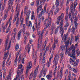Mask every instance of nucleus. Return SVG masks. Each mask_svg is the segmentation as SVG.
Instances as JSON below:
<instances>
[{"mask_svg": "<svg viewBox=\"0 0 80 80\" xmlns=\"http://www.w3.org/2000/svg\"><path fill=\"white\" fill-rule=\"evenodd\" d=\"M67 37H68V34L64 35V43H65V47H66V52H65V54L67 55L68 54V56L72 58H73L74 60H75V48L73 46H72L71 48L72 50V52L71 53H70L71 49L70 48H67V47L69 44V42H70V38H68V40L66 42H65L67 40Z\"/></svg>", "mask_w": 80, "mask_h": 80, "instance_id": "f257e3e1", "label": "nucleus"}, {"mask_svg": "<svg viewBox=\"0 0 80 80\" xmlns=\"http://www.w3.org/2000/svg\"><path fill=\"white\" fill-rule=\"evenodd\" d=\"M63 20H62L60 22V25L57 27V28L55 31V34L58 33L59 30L58 28H60V32L61 35L62 37V36H63V33H64V29L63 28Z\"/></svg>", "mask_w": 80, "mask_h": 80, "instance_id": "f03ea898", "label": "nucleus"}, {"mask_svg": "<svg viewBox=\"0 0 80 80\" xmlns=\"http://www.w3.org/2000/svg\"><path fill=\"white\" fill-rule=\"evenodd\" d=\"M42 64L43 66V68L42 70V73H40V75H42L44 77L46 75L47 71V68H45V61H42Z\"/></svg>", "mask_w": 80, "mask_h": 80, "instance_id": "7ed1b4c3", "label": "nucleus"}, {"mask_svg": "<svg viewBox=\"0 0 80 80\" xmlns=\"http://www.w3.org/2000/svg\"><path fill=\"white\" fill-rule=\"evenodd\" d=\"M71 5L70 6V10L71 11V13H72V15H73V13L75 12V8H76V6L77 5V2H74V4L73 3V2H71Z\"/></svg>", "mask_w": 80, "mask_h": 80, "instance_id": "20e7f679", "label": "nucleus"}, {"mask_svg": "<svg viewBox=\"0 0 80 80\" xmlns=\"http://www.w3.org/2000/svg\"><path fill=\"white\" fill-rule=\"evenodd\" d=\"M58 60H59V56L58 55H56L54 58L53 60L54 65L53 66H55V69L54 71H56V70L57 69V65L58 64Z\"/></svg>", "mask_w": 80, "mask_h": 80, "instance_id": "39448f33", "label": "nucleus"}, {"mask_svg": "<svg viewBox=\"0 0 80 80\" xmlns=\"http://www.w3.org/2000/svg\"><path fill=\"white\" fill-rule=\"evenodd\" d=\"M16 14L14 16V19L13 20V23H14L15 22V21H16L17 19L18 18L19 13H20V9L17 7H16Z\"/></svg>", "mask_w": 80, "mask_h": 80, "instance_id": "423d86ee", "label": "nucleus"}, {"mask_svg": "<svg viewBox=\"0 0 80 80\" xmlns=\"http://www.w3.org/2000/svg\"><path fill=\"white\" fill-rule=\"evenodd\" d=\"M39 68V66H38L37 67L36 69H35L34 73H32L31 74L29 79H30L32 78H35V77H37V73H38V70Z\"/></svg>", "mask_w": 80, "mask_h": 80, "instance_id": "0eeeda50", "label": "nucleus"}, {"mask_svg": "<svg viewBox=\"0 0 80 80\" xmlns=\"http://www.w3.org/2000/svg\"><path fill=\"white\" fill-rule=\"evenodd\" d=\"M31 13V11H30V10H28L27 11V13L26 14L27 18H26V24L27 26L28 25V19H29V16Z\"/></svg>", "mask_w": 80, "mask_h": 80, "instance_id": "6e6552de", "label": "nucleus"}, {"mask_svg": "<svg viewBox=\"0 0 80 80\" xmlns=\"http://www.w3.org/2000/svg\"><path fill=\"white\" fill-rule=\"evenodd\" d=\"M32 62L30 61L29 62H28V66H27V69L26 71V77H27V75H28V71L29 70V69H30L31 68H32Z\"/></svg>", "mask_w": 80, "mask_h": 80, "instance_id": "1a4fd4ad", "label": "nucleus"}, {"mask_svg": "<svg viewBox=\"0 0 80 80\" xmlns=\"http://www.w3.org/2000/svg\"><path fill=\"white\" fill-rule=\"evenodd\" d=\"M23 69H22L21 71L18 70L17 72V74H18L16 76V78H15L14 80H17V79H18L20 80V75L22 74V73H23Z\"/></svg>", "mask_w": 80, "mask_h": 80, "instance_id": "9d476101", "label": "nucleus"}, {"mask_svg": "<svg viewBox=\"0 0 80 80\" xmlns=\"http://www.w3.org/2000/svg\"><path fill=\"white\" fill-rule=\"evenodd\" d=\"M72 58H72H70V59L71 60V62H72L74 63V66H76L77 65H78V59H77L76 61H75V60H76V58H75V59H73V58Z\"/></svg>", "mask_w": 80, "mask_h": 80, "instance_id": "9b49d317", "label": "nucleus"}, {"mask_svg": "<svg viewBox=\"0 0 80 80\" xmlns=\"http://www.w3.org/2000/svg\"><path fill=\"white\" fill-rule=\"evenodd\" d=\"M53 54L52 53V54L51 55V56L49 59V61L47 62V65L48 67H50V64H51V60L52 59V58H53Z\"/></svg>", "mask_w": 80, "mask_h": 80, "instance_id": "f8f14e48", "label": "nucleus"}, {"mask_svg": "<svg viewBox=\"0 0 80 80\" xmlns=\"http://www.w3.org/2000/svg\"><path fill=\"white\" fill-rule=\"evenodd\" d=\"M8 37L7 36V38L6 39V42L5 43V50H8L9 48H10V46L8 47L7 48V43H8Z\"/></svg>", "mask_w": 80, "mask_h": 80, "instance_id": "ddd939ff", "label": "nucleus"}, {"mask_svg": "<svg viewBox=\"0 0 80 80\" xmlns=\"http://www.w3.org/2000/svg\"><path fill=\"white\" fill-rule=\"evenodd\" d=\"M54 44L52 45V48L53 50H54L55 48L56 47V46L57 45V43H58V40H56L55 39H54Z\"/></svg>", "mask_w": 80, "mask_h": 80, "instance_id": "4468645a", "label": "nucleus"}, {"mask_svg": "<svg viewBox=\"0 0 80 80\" xmlns=\"http://www.w3.org/2000/svg\"><path fill=\"white\" fill-rule=\"evenodd\" d=\"M63 19V18L61 17V16H60L57 18V20L56 22V23L57 25H59V23H60V20Z\"/></svg>", "mask_w": 80, "mask_h": 80, "instance_id": "2eb2a0df", "label": "nucleus"}, {"mask_svg": "<svg viewBox=\"0 0 80 80\" xmlns=\"http://www.w3.org/2000/svg\"><path fill=\"white\" fill-rule=\"evenodd\" d=\"M14 0H9L8 2V5L9 7H12L13 5V2Z\"/></svg>", "mask_w": 80, "mask_h": 80, "instance_id": "dca6fc26", "label": "nucleus"}, {"mask_svg": "<svg viewBox=\"0 0 80 80\" xmlns=\"http://www.w3.org/2000/svg\"><path fill=\"white\" fill-rule=\"evenodd\" d=\"M8 52H9V51H8L7 52L4 53V57L3 58L4 60H6V59L7 58V57H8Z\"/></svg>", "mask_w": 80, "mask_h": 80, "instance_id": "f3484780", "label": "nucleus"}, {"mask_svg": "<svg viewBox=\"0 0 80 80\" xmlns=\"http://www.w3.org/2000/svg\"><path fill=\"white\" fill-rule=\"evenodd\" d=\"M63 71V68H62L61 69V70L60 72H59V76H60V79L61 80L62 78V77H63V74L62 73V72Z\"/></svg>", "mask_w": 80, "mask_h": 80, "instance_id": "a211bd4d", "label": "nucleus"}, {"mask_svg": "<svg viewBox=\"0 0 80 80\" xmlns=\"http://www.w3.org/2000/svg\"><path fill=\"white\" fill-rule=\"evenodd\" d=\"M68 16H69V20H70L72 23H73V20L74 19L72 18V13H71L70 12H69Z\"/></svg>", "mask_w": 80, "mask_h": 80, "instance_id": "6ab92c4d", "label": "nucleus"}, {"mask_svg": "<svg viewBox=\"0 0 80 80\" xmlns=\"http://www.w3.org/2000/svg\"><path fill=\"white\" fill-rule=\"evenodd\" d=\"M8 11H7L4 17H3L2 18V20H6V19H7V16H8Z\"/></svg>", "mask_w": 80, "mask_h": 80, "instance_id": "aec40b11", "label": "nucleus"}, {"mask_svg": "<svg viewBox=\"0 0 80 80\" xmlns=\"http://www.w3.org/2000/svg\"><path fill=\"white\" fill-rule=\"evenodd\" d=\"M42 5H41L39 7L38 6V8L37 9V13H38L39 12V11H40L41 9H42Z\"/></svg>", "mask_w": 80, "mask_h": 80, "instance_id": "412c9836", "label": "nucleus"}, {"mask_svg": "<svg viewBox=\"0 0 80 80\" xmlns=\"http://www.w3.org/2000/svg\"><path fill=\"white\" fill-rule=\"evenodd\" d=\"M12 16H11L10 18V19L8 21L9 23V27L8 28H10V26H11V22H12Z\"/></svg>", "mask_w": 80, "mask_h": 80, "instance_id": "4be33fe9", "label": "nucleus"}, {"mask_svg": "<svg viewBox=\"0 0 80 80\" xmlns=\"http://www.w3.org/2000/svg\"><path fill=\"white\" fill-rule=\"evenodd\" d=\"M12 34H14V36H13V41H14L15 38V35H16V34H17V32L13 31L12 32Z\"/></svg>", "mask_w": 80, "mask_h": 80, "instance_id": "5701e85b", "label": "nucleus"}, {"mask_svg": "<svg viewBox=\"0 0 80 80\" xmlns=\"http://www.w3.org/2000/svg\"><path fill=\"white\" fill-rule=\"evenodd\" d=\"M53 13V12L52 11H50L48 13V18H49V17L50 16V15L51 16H52Z\"/></svg>", "mask_w": 80, "mask_h": 80, "instance_id": "b1692460", "label": "nucleus"}, {"mask_svg": "<svg viewBox=\"0 0 80 80\" xmlns=\"http://www.w3.org/2000/svg\"><path fill=\"white\" fill-rule=\"evenodd\" d=\"M21 36V32H19L18 35V40H19L20 39V37Z\"/></svg>", "mask_w": 80, "mask_h": 80, "instance_id": "393cba45", "label": "nucleus"}, {"mask_svg": "<svg viewBox=\"0 0 80 80\" xmlns=\"http://www.w3.org/2000/svg\"><path fill=\"white\" fill-rule=\"evenodd\" d=\"M28 28H30V27H32V22L31 21H29V24L28 22Z\"/></svg>", "mask_w": 80, "mask_h": 80, "instance_id": "a878e982", "label": "nucleus"}, {"mask_svg": "<svg viewBox=\"0 0 80 80\" xmlns=\"http://www.w3.org/2000/svg\"><path fill=\"white\" fill-rule=\"evenodd\" d=\"M43 31H42L41 35L39 37V39H41V42H42V40L43 39Z\"/></svg>", "mask_w": 80, "mask_h": 80, "instance_id": "bb28decb", "label": "nucleus"}, {"mask_svg": "<svg viewBox=\"0 0 80 80\" xmlns=\"http://www.w3.org/2000/svg\"><path fill=\"white\" fill-rule=\"evenodd\" d=\"M40 22H39L38 23V25H36V27L37 28L38 27V30H40Z\"/></svg>", "mask_w": 80, "mask_h": 80, "instance_id": "cd10ccee", "label": "nucleus"}, {"mask_svg": "<svg viewBox=\"0 0 80 80\" xmlns=\"http://www.w3.org/2000/svg\"><path fill=\"white\" fill-rule=\"evenodd\" d=\"M18 48H19V46H18V44H17L15 46V50L16 51H17L18 50Z\"/></svg>", "mask_w": 80, "mask_h": 80, "instance_id": "c85d7f7f", "label": "nucleus"}, {"mask_svg": "<svg viewBox=\"0 0 80 80\" xmlns=\"http://www.w3.org/2000/svg\"><path fill=\"white\" fill-rule=\"evenodd\" d=\"M40 33H41V32L40 31L38 32V34L39 35V39H38V41L41 40V39H39V37H40V38H41V37H40V36H41V34H40Z\"/></svg>", "mask_w": 80, "mask_h": 80, "instance_id": "c756f323", "label": "nucleus"}, {"mask_svg": "<svg viewBox=\"0 0 80 80\" xmlns=\"http://www.w3.org/2000/svg\"><path fill=\"white\" fill-rule=\"evenodd\" d=\"M49 21L48 22V23L47 24V25L45 26V28H44V30H45L46 28H47L48 27H49V25H50V23H49Z\"/></svg>", "mask_w": 80, "mask_h": 80, "instance_id": "7c9ffc66", "label": "nucleus"}, {"mask_svg": "<svg viewBox=\"0 0 80 80\" xmlns=\"http://www.w3.org/2000/svg\"><path fill=\"white\" fill-rule=\"evenodd\" d=\"M52 77V76H49V75H48L46 76V78H47V79H48V80H51Z\"/></svg>", "mask_w": 80, "mask_h": 80, "instance_id": "2f4dec72", "label": "nucleus"}, {"mask_svg": "<svg viewBox=\"0 0 80 80\" xmlns=\"http://www.w3.org/2000/svg\"><path fill=\"white\" fill-rule=\"evenodd\" d=\"M63 54H60V57H61V58L60 59V63L62 62V60L63 59Z\"/></svg>", "mask_w": 80, "mask_h": 80, "instance_id": "473e14b6", "label": "nucleus"}, {"mask_svg": "<svg viewBox=\"0 0 80 80\" xmlns=\"http://www.w3.org/2000/svg\"><path fill=\"white\" fill-rule=\"evenodd\" d=\"M28 53H29L30 52V46L29 45V44H28Z\"/></svg>", "mask_w": 80, "mask_h": 80, "instance_id": "72a5a7b5", "label": "nucleus"}, {"mask_svg": "<svg viewBox=\"0 0 80 80\" xmlns=\"http://www.w3.org/2000/svg\"><path fill=\"white\" fill-rule=\"evenodd\" d=\"M68 16L67 15L65 17V20L66 22H68Z\"/></svg>", "mask_w": 80, "mask_h": 80, "instance_id": "f704fd0d", "label": "nucleus"}, {"mask_svg": "<svg viewBox=\"0 0 80 80\" xmlns=\"http://www.w3.org/2000/svg\"><path fill=\"white\" fill-rule=\"evenodd\" d=\"M75 28H74V27H72V33H73V34H74L75 33Z\"/></svg>", "mask_w": 80, "mask_h": 80, "instance_id": "c9c22d12", "label": "nucleus"}, {"mask_svg": "<svg viewBox=\"0 0 80 80\" xmlns=\"http://www.w3.org/2000/svg\"><path fill=\"white\" fill-rule=\"evenodd\" d=\"M55 5L56 7H58V5H59V2H58V0H56L55 3Z\"/></svg>", "mask_w": 80, "mask_h": 80, "instance_id": "e433bc0d", "label": "nucleus"}, {"mask_svg": "<svg viewBox=\"0 0 80 80\" xmlns=\"http://www.w3.org/2000/svg\"><path fill=\"white\" fill-rule=\"evenodd\" d=\"M44 14V12H43V10L39 14V17H41L42 15H43Z\"/></svg>", "mask_w": 80, "mask_h": 80, "instance_id": "4c0bfd02", "label": "nucleus"}, {"mask_svg": "<svg viewBox=\"0 0 80 80\" xmlns=\"http://www.w3.org/2000/svg\"><path fill=\"white\" fill-rule=\"evenodd\" d=\"M35 58H34L35 60L34 62V65H35V63H36V60H37V52H35Z\"/></svg>", "mask_w": 80, "mask_h": 80, "instance_id": "58836bf2", "label": "nucleus"}, {"mask_svg": "<svg viewBox=\"0 0 80 80\" xmlns=\"http://www.w3.org/2000/svg\"><path fill=\"white\" fill-rule=\"evenodd\" d=\"M21 78V80H24V78H23V75H22V74H21L19 75V78Z\"/></svg>", "mask_w": 80, "mask_h": 80, "instance_id": "ea45409f", "label": "nucleus"}, {"mask_svg": "<svg viewBox=\"0 0 80 80\" xmlns=\"http://www.w3.org/2000/svg\"><path fill=\"white\" fill-rule=\"evenodd\" d=\"M23 20H24L23 18H22L21 20V24L20 25V27H22V25H23Z\"/></svg>", "mask_w": 80, "mask_h": 80, "instance_id": "a19ab883", "label": "nucleus"}, {"mask_svg": "<svg viewBox=\"0 0 80 80\" xmlns=\"http://www.w3.org/2000/svg\"><path fill=\"white\" fill-rule=\"evenodd\" d=\"M60 50H61L63 51L64 49H65V46H61L60 48Z\"/></svg>", "mask_w": 80, "mask_h": 80, "instance_id": "79ce46f5", "label": "nucleus"}, {"mask_svg": "<svg viewBox=\"0 0 80 80\" xmlns=\"http://www.w3.org/2000/svg\"><path fill=\"white\" fill-rule=\"evenodd\" d=\"M48 75L51 76V77H52V75H53L52 74V71H50Z\"/></svg>", "mask_w": 80, "mask_h": 80, "instance_id": "37998d69", "label": "nucleus"}, {"mask_svg": "<svg viewBox=\"0 0 80 80\" xmlns=\"http://www.w3.org/2000/svg\"><path fill=\"white\" fill-rule=\"evenodd\" d=\"M66 25L64 26V27H68L69 26V23L68 22H66Z\"/></svg>", "mask_w": 80, "mask_h": 80, "instance_id": "c03bdc74", "label": "nucleus"}, {"mask_svg": "<svg viewBox=\"0 0 80 80\" xmlns=\"http://www.w3.org/2000/svg\"><path fill=\"white\" fill-rule=\"evenodd\" d=\"M68 69L66 70V71L65 73V76H67V75H68Z\"/></svg>", "mask_w": 80, "mask_h": 80, "instance_id": "a18cd8bd", "label": "nucleus"}, {"mask_svg": "<svg viewBox=\"0 0 80 80\" xmlns=\"http://www.w3.org/2000/svg\"><path fill=\"white\" fill-rule=\"evenodd\" d=\"M74 39V37H73V35H72L71 36V41H73Z\"/></svg>", "mask_w": 80, "mask_h": 80, "instance_id": "49530a36", "label": "nucleus"}, {"mask_svg": "<svg viewBox=\"0 0 80 80\" xmlns=\"http://www.w3.org/2000/svg\"><path fill=\"white\" fill-rule=\"evenodd\" d=\"M78 40H79V37L78 36H76L75 37V41L77 42Z\"/></svg>", "mask_w": 80, "mask_h": 80, "instance_id": "de8ad7c7", "label": "nucleus"}, {"mask_svg": "<svg viewBox=\"0 0 80 80\" xmlns=\"http://www.w3.org/2000/svg\"><path fill=\"white\" fill-rule=\"evenodd\" d=\"M27 40V36H25L24 37V42L25 43L26 42Z\"/></svg>", "mask_w": 80, "mask_h": 80, "instance_id": "09e8293b", "label": "nucleus"}, {"mask_svg": "<svg viewBox=\"0 0 80 80\" xmlns=\"http://www.w3.org/2000/svg\"><path fill=\"white\" fill-rule=\"evenodd\" d=\"M77 53L78 56H79V55L80 54V51H79V50H77Z\"/></svg>", "mask_w": 80, "mask_h": 80, "instance_id": "8fccbe9b", "label": "nucleus"}, {"mask_svg": "<svg viewBox=\"0 0 80 80\" xmlns=\"http://www.w3.org/2000/svg\"><path fill=\"white\" fill-rule=\"evenodd\" d=\"M31 20H34L35 19V16L33 15H32L31 16Z\"/></svg>", "mask_w": 80, "mask_h": 80, "instance_id": "3c124183", "label": "nucleus"}, {"mask_svg": "<svg viewBox=\"0 0 80 80\" xmlns=\"http://www.w3.org/2000/svg\"><path fill=\"white\" fill-rule=\"evenodd\" d=\"M22 32L23 33H25V29H21L20 30V31L19 32H21V33H22Z\"/></svg>", "mask_w": 80, "mask_h": 80, "instance_id": "603ef678", "label": "nucleus"}, {"mask_svg": "<svg viewBox=\"0 0 80 80\" xmlns=\"http://www.w3.org/2000/svg\"><path fill=\"white\" fill-rule=\"evenodd\" d=\"M74 23H78V19H77V18H76L75 19Z\"/></svg>", "mask_w": 80, "mask_h": 80, "instance_id": "864d4df0", "label": "nucleus"}, {"mask_svg": "<svg viewBox=\"0 0 80 80\" xmlns=\"http://www.w3.org/2000/svg\"><path fill=\"white\" fill-rule=\"evenodd\" d=\"M23 36H24V34H26V35H28V36L30 35V33H28V32H26L25 33H23Z\"/></svg>", "mask_w": 80, "mask_h": 80, "instance_id": "5fc2aeb1", "label": "nucleus"}, {"mask_svg": "<svg viewBox=\"0 0 80 80\" xmlns=\"http://www.w3.org/2000/svg\"><path fill=\"white\" fill-rule=\"evenodd\" d=\"M17 57H16L15 59V61L14 63L16 64L15 65H17Z\"/></svg>", "mask_w": 80, "mask_h": 80, "instance_id": "6e6d98bb", "label": "nucleus"}, {"mask_svg": "<svg viewBox=\"0 0 80 80\" xmlns=\"http://www.w3.org/2000/svg\"><path fill=\"white\" fill-rule=\"evenodd\" d=\"M23 67V66L22 65V64H20V65H19L18 68H19V69H21L22 68V67Z\"/></svg>", "mask_w": 80, "mask_h": 80, "instance_id": "4d7b16f0", "label": "nucleus"}, {"mask_svg": "<svg viewBox=\"0 0 80 80\" xmlns=\"http://www.w3.org/2000/svg\"><path fill=\"white\" fill-rule=\"evenodd\" d=\"M36 6L38 7V5H39V0L37 1H36Z\"/></svg>", "mask_w": 80, "mask_h": 80, "instance_id": "13d9d810", "label": "nucleus"}, {"mask_svg": "<svg viewBox=\"0 0 80 80\" xmlns=\"http://www.w3.org/2000/svg\"><path fill=\"white\" fill-rule=\"evenodd\" d=\"M47 40H46L45 42H44V44L45 45L44 46V48H45V46H46V44H47Z\"/></svg>", "mask_w": 80, "mask_h": 80, "instance_id": "bf43d9fd", "label": "nucleus"}, {"mask_svg": "<svg viewBox=\"0 0 80 80\" xmlns=\"http://www.w3.org/2000/svg\"><path fill=\"white\" fill-rule=\"evenodd\" d=\"M48 20H49V23H50V22L51 21V20H52V18H48Z\"/></svg>", "mask_w": 80, "mask_h": 80, "instance_id": "052dcab7", "label": "nucleus"}, {"mask_svg": "<svg viewBox=\"0 0 80 80\" xmlns=\"http://www.w3.org/2000/svg\"><path fill=\"white\" fill-rule=\"evenodd\" d=\"M5 60H4L2 62V67H4V66H5Z\"/></svg>", "mask_w": 80, "mask_h": 80, "instance_id": "680f3d73", "label": "nucleus"}, {"mask_svg": "<svg viewBox=\"0 0 80 80\" xmlns=\"http://www.w3.org/2000/svg\"><path fill=\"white\" fill-rule=\"evenodd\" d=\"M61 17L62 18H64V14L63 13H62L61 15Z\"/></svg>", "mask_w": 80, "mask_h": 80, "instance_id": "e2e57ef3", "label": "nucleus"}, {"mask_svg": "<svg viewBox=\"0 0 80 80\" xmlns=\"http://www.w3.org/2000/svg\"><path fill=\"white\" fill-rule=\"evenodd\" d=\"M56 11L58 13L60 11V9L58 8H56Z\"/></svg>", "mask_w": 80, "mask_h": 80, "instance_id": "0e129e2a", "label": "nucleus"}, {"mask_svg": "<svg viewBox=\"0 0 80 80\" xmlns=\"http://www.w3.org/2000/svg\"><path fill=\"white\" fill-rule=\"evenodd\" d=\"M75 27L77 28V26L78 25V23H74Z\"/></svg>", "mask_w": 80, "mask_h": 80, "instance_id": "69168bd1", "label": "nucleus"}, {"mask_svg": "<svg viewBox=\"0 0 80 80\" xmlns=\"http://www.w3.org/2000/svg\"><path fill=\"white\" fill-rule=\"evenodd\" d=\"M49 21H48V19L45 20L44 21V25H45L46 24V23L47 22H48Z\"/></svg>", "mask_w": 80, "mask_h": 80, "instance_id": "338daca9", "label": "nucleus"}, {"mask_svg": "<svg viewBox=\"0 0 80 80\" xmlns=\"http://www.w3.org/2000/svg\"><path fill=\"white\" fill-rule=\"evenodd\" d=\"M23 30H25V24H23Z\"/></svg>", "mask_w": 80, "mask_h": 80, "instance_id": "774afa93", "label": "nucleus"}]
</instances>
